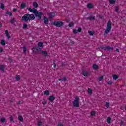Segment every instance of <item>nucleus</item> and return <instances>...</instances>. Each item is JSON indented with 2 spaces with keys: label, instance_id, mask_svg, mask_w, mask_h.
Segmentation results:
<instances>
[{
  "label": "nucleus",
  "instance_id": "obj_1",
  "mask_svg": "<svg viewBox=\"0 0 126 126\" xmlns=\"http://www.w3.org/2000/svg\"><path fill=\"white\" fill-rule=\"evenodd\" d=\"M28 10L30 12H32V13H34L35 16L38 18V19H41L42 18V14H43L42 12H38V11H37L36 9L32 8L31 7H29Z\"/></svg>",
  "mask_w": 126,
  "mask_h": 126
},
{
  "label": "nucleus",
  "instance_id": "obj_2",
  "mask_svg": "<svg viewBox=\"0 0 126 126\" xmlns=\"http://www.w3.org/2000/svg\"><path fill=\"white\" fill-rule=\"evenodd\" d=\"M36 17L33 14H26L22 18L24 21H28V20H34Z\"/></svg>",
  "mask_w": 126,
  "mask_h": 126
},
{
  "label": "nucleus",
  "instance_id": "obj_3",
  "mask_svg": "<svg viewBox=\"0 0 126 126\" xmlns=\"http://www.w3.org/2000/svg\"><path fill=\"white\" fill-rule=\"evenodd\" d=\"M111 29H112V23H111V22L108 21L107 22L106 28L104 32V35L108 34V33H110V31H111Z\"/></svg>",
  "mask_w": 126,
  "mask_h": 126
},
{
  "label": "nucleus",
  "instance_id": "obj_4",
  "mask_svg": "<svg viewBox=\"0 0 126 126\" xmlns=\"http://www.w3.org/2000/svg\"><path fill=\"white\" fill-rule=\"evenodd\" d=\"M73 105L74 107H79V97L76 96L75 98V100L73 102Z\"/></svg>",
  "mask_w": 126,
  "mask_h": 126
},
{
  "label": "nucleus",
  "instance_id": "obj_5",
  "mask_svg": "<svg viewBox=\"0 0 126 126\" xmlns=\"http://www.w3.org/2000/svg\"><path fill=\"white\" fill-rule=\"evenodd\" d=\"M54 25L57 26V27H62L63 25V23L61 21H55L53 22Z\"/></svg>",
  "mask_w": 126,
  "mask_h": 126
},
{
  "label": "nucleus",
  "instance_id": "obj_6",
  "mask_svg": "<svg viewBox=\"0 0 126 126\" xmlns=\"http://www.w3.org/2000/svg\"><path fill=\"white\" fill-rule=\"evenodd\" d=\"M82 74L84 76H89L90 75V73H89V71L84 70L82 71Z\"/></svg>",
  "mask_w": 126,
  "mask_h": 126
},
{
  "label": "nucleus",
  "instance_id": "obj_7",
  "mask_svg": "<svg viewBox=\"0 0 126 126\" xmlns=\"http://www.w3.org/2000/svg\"><path fill=\"white\" fill-rule=\"evenodd\" d=\"M38 51H41V48L35 47L32 49V51L33 53H37Z\"/></svg>",
  "mask_w": 126,
  "mask_h": 126
},
{
  "label": "nucleus",
  "instance_id": "obj_8",
  "mask_svg": "<svg viewBox=\"0 0 126 126\" xmlns=\"http://www.w3.org/2000/svg\"><path fill=\"white\" fill-rule=\"evenodd\" d=\"M43 21L44 24L47 25L49 22V19H48V18H47L46 16H44L43 17Z\"/></svg>",
  "mask_w": 126,
  "mask_h": 126
},
{
  "label": "nucleus",
  "instance_id": "obj_9",
  "mask_svg": "<svg viewBox=\"0 0 126 126\" xmlns=\"http://www.w3.org/2000/svg\"><path fill=\"white\" fill-rule=\"evenodd\" d=\"M78 32H81V28H78V30H75V29H73V32L74 34H77V33H78Z\"/></svg>",
  "mask_w": 126,
  "mask_h": 126
},
{
  "label": "nucleus",
  "instance_id": "obj_10",
  "mask_svg": "<svg viewBox=\"0 0 126 126\" xmlns=\"http://www.w3.org/2000/svg\"><path fill=\"white\" fill-rule=\"evenodd\" d=\"M5 34L8 39H10V35L9 34V32H8V30H6L5 31Z\"/></svg>",
  "mask_w": 126,
  "mask_h": 126
},
{
  "label": "nucleus",
  "instance_id": "obj_11",
  "mask_svg": "<svg viewBox=\"0 0 126 126\" xmlns=\"http://www.w3.org/2000/svg\"><path fill=\"white\" fill-rule=\"evenodd\" d=\"M48 100L49 101H50V102H53V101H54V100H55V96H54L53 95L49 96L48 98Z\"/></svg>",
  "mask_w": 126,
  "mask_h": 126
},
{
  "label": "nucleus",
  "instance_id": "obj_12",
  "mask_svg": "<svg viewBox=\"0 0 126 126\" xmlns=\"http://www.w3.org/2000/svg\"><path fill=\"white\" fill-rule=\"evenodd\" d=\"M103 50H108L109 51H111L113 50V48L110 47L109 46H107L106 47L102 48Z\"/></svg>",
  "mask_w": 126,
  "mask_h": 126
},
{
  "label": "nucleus",
  "instance_id": "obj_13",
  "mask_svg": "<svg viewBox=\"0 0 126 126\" xmlns=\"http://www.w3.org/2000/svg\"><path fill=\"white\" fill-rule=\"evenodd\" d=\"M104 79V76H100L98 77L97 80L98 81H103V80Z\"/></svg>",
  "mask_w": 126,
  "mask_h": 126
},
{
  "label": "nucleus",
  "instance_id": "obj_14",
  "mask_svg": "<svg viewBox=\"0 0 126 126\" xmlns=\"http://www.w3.org/2000/svg\"><path fill=\"white\" fill-rule=\"evenodd\" d=\"M93 92V90L92 89L89 88L88 89V93L89 95H92V93Z\"/></svg>",
  "mask_w": 126,
  "mask_h": 126
},
{
  "label": "nucleus",
  "instance_id": "obj_15",
  "mask_svg": "<svg viewBox=\"0 0 126 126\" xmlns=\"http://www.w3.org/2000/svg\"><path fill=\"white\" fill-rule=\"evenodd\" d=\"M90 114L92 117H94L96 115V111L93 110L91 112Z\"/></svg>",
  "mask_w": 126,
  "mask_h": 126
},
{
  "label": "nucleus",
  "instance_id": "obj_16",
  "mask_svg": "<svg viewBox=\"0 0 126 126\" xmlns=\"http://www.w3.org/2000/svg\"><path fill=\"white\" fill-rule=\"evenodd\" d=\"M41 55L44 56V57H47V56H48V53L46 51H42Z\"/></svg>",
  "mask_w": 126,
  "mask_h": 126
},
{
  "label": "nucleus",
  "instance_id": "obj_17",
  "mask_svg": "<svg viewBox=\"0 0 126 126\" xmlns=\"http://www.w3.org/2000/svg\"><path fill=\"white\" fill-rule=\"evenodd\" d=\"M33 7H34L35 8H37V7H38V3L37 2H33Z\"/></svg>",
  "mask_w": 126,
  "mask_h": 126
},
{
  "label": "nucleus",
  "instance_id": "obj_18",
  "mask_svg": "<svg viewBox=\"0 0 126 126\" xmlns=\"http://www.w3.org/2000/svg\"><path fill=\"white\" fill-rule=\"evenodd\" d=\"M18 119L20 122H23V118H22L21 115L19 116Z\"/></svg>",
  "mask_w": 126,
  "mask_h": 126
},
{
  "label": "nucleus",
  "instance_id": "obj_19",
  "mask_svg": "<svg viewBox=\"0 0 126 126\" xmlns=\"http://www.w3.org/2000/svg\"><path fill=\"white\" fill-rule=\"evenodd\" d=\"M105 106L106 108L107 109H108V108H109V107H110V103H109L108 102H105Z\"/></svg>",
  "mask_w": 126,
  "mask_h": 126
},
{
  "label": "nucleus",
  "instance_id": "obj_20",
  "mask_svg": "<svg viewBox=\"0 0 126 126\" xmlns=\"http://www.w3.org/2000/svg\"><path fill=\"white\" fill-rule=\"evenodd\" d=\"M0 69L1 70V71H4V65H1L0 66Z\"/></svg>",
  "mask_w": 126,
  "mask_h": 126
},
{
  "label": "nucleus",
  "instance_id": "obj_21",
  "mask_svg": "<svg viewBox=\"0 0 126 126\" xmlns=\"http://www.w3.org/2000/svg\"><path fill=\"white\" fill-rule=\"evenodd\" d=\"M26 5V3H25V2L22 3L21 5V8H24Z\"/></svg>",
  "mask_w": 126,
  "mask_h": 126
},
{
  "label": "nucleus",
  "instance_id": "obj_22",
  "mask_svg": "<svg viewBox=\"0 0 126 126\" xmlns=\"http://www.w3.org/2000/svg\"><path fill=\"white\" fill-rule=\"evenodd\" d=\"M87 6L88 8H93V5L92 3L88 4Z\"/></svg>",
  "mask_w": 126,
  "mask_h": 126
},
{
  "label": "nucleus",
  "instance_id": "obj_23",
  "mask_svg": "<svg viewBox=\"0 0 126 126\" xmlns=\"http://www.w3.org/2000/svg\"><path fill=\"white\" fill-rule=\"evenodd\" d=\"M0 44L2 46H5V41L4 40H1L0 41Z\"/></svg>",
  "mask_w": 126,
  "mask_h": 126
},
{
  "label": "nucleus",
  "instance_id": "obj_24",
  "mask_svg": "<svg viewBox=\"0 0 126 126\" xmlns=\"http://www.w3.org/2000/svg\"><path fill=\"white\" fill-rule=\"evenodd\" d=\"M43 94L46 95L47 96L49 95V91L46 90L43 92Z\"/></svg>",
  "mask_w": 126,
  "mask_h": 126
},
{
  "label": "nucleus",
  "instance_id": "obj_25",
  "mask_svg": "<svg viewBox=\"0 0 126 126\" xmlns=\"http://www.w3.org/2000/svg\"><path fill=\"white\" fill-rule=\"evenodd\" d=\"M115 2H116L115 0H109V3L111 4H114V3H115Z\"/></svg>",
  "mask_w": 126,
  "mask_h": 126
},
{
  "label": "nucleus",
  "instance_id": "obj_26",
  "mask_svg": "<svg viewBox=\"0 0 126 126\" xmlns=\"http://www.w3.org/2000/svg\"><path fill=\"white\" fill-rule=\"evenodd\" d=\"M112 76H113V79H114V80H117V79H118V75H113Z\"/></svg>",
  "mask_w": 126,
  "mask_h": 126
},
{
  "label": "nucleus",
  "instance_id": "obj_27",
  "mask_svg": "<svg viewBox=\"0 0 126 126\" xmlns=\"http://www.w3.org/2000/svg\"><path fill=\"white\" fill-rule=\"evenodd\" d=\"M112 119H111V118L110 117H108L107 120H106V122L107 123H108V124H110L111 123V120Z\"/></svg>",
  "mask_w": 126,
  "mask_h": 126
},
{
  "label": "nucleus",
  "instance_id": "obj_28",
  "mask_svg": "<svg viewBox=\"0 0 126 126\" xmlns=\"http://www.w3.org/2000/svg\"><path fill=\"white\" fill-rule=\"evenodd\" d=\"M93 68L94 69H98V65L94 64L93 65Z\"/></svg>",
  "mask_w": 126,
  "mask_h": 126
},
{
  "label": "nucleus",
  "instance_id": "obj_29",
  "mask_svg": "<svg viewBox=\"0 0 126 126\" xmlns=\"http://www.w3.org/2000/svg\"><path fill=\"white\" fill-rule=\"evenodd\" d=\"M88 33L90 35H91V36H93L94 35V32L89 31Z\"/></svg>",
  "mask_w": 126,
  "mask_h": 126
},
{
  "label": "nucleus",
  "instance_id": "obj_30",
  "mask_svg": "<svg viewBox=\"0 0 126 126\" xmlns=\"http://www.w3.org/2000/svg\"><path fill=\"white\" fill-rule=\"evenodd\" d=\"M6 14H8V15H9V16H11V15H12V14L11 13V12H9L7 11L6 12Z\"/></svg>",
  "mask_w": 126,
  "mask_h": 126
},
{
  "label": "nucleus",
  "instance_id": "obj_31",
  "mask_svg": "<svg viewBox=\"0 0 126 126\" xmlns=\"http://www.w3.org/2000/svg\"><path fill=\"white\" fill-rule=\"evenodd\" d=\"M54 16H55V13H51L49 15V17L50 18H52V17H54Z\"/></svg>",
  "mask_w": 126,
  "mask_h": 126
},
{
  "label": "nucleus",
  "instance_id": "obj_32",
  "mask_svg": "<svg viewBox=\"0 0 126 126\" xmlns=\"http://www.w3.org/2000/svg\"><path fill=\"white\" fill-rule=\"evenodd\" d=\"M1 123H4L5 122V118H1L0 119Z\"/></svg>",
  "mask_w": 126,
  "mask_h": 126
},
{
  "label": "nucleus",
  "instance_id": "obj_33",
  "mask_svg": "<svg viewBox=\"0 0 126 126\" xmlns=\"http://www.w3.org/2000/svg\"><path fill=\"white\" fill-rule=\"evenodd\" d=\"M27 27H28L27 24H24L23 26V29H26V28H27Z\"/></svg>",
  "mask_w": 126,
  "mask_h": 126
},
{
  "label": "nucleus",
  "instance_id": "obj_34",
  "mask_svg": "<svg viewBox=\"0 0 126 126\" xmlns=\"http://www.w3.org/2000/svg\"><path fill=\"white\" fill-rule=\"evenodd\" d=\"M0 8L2 9H4V5H3V3H2L0 4Z\"/></svg>",
  "mask_w": 126,
  "mask_h": 126
},
{
  "label": "nucleus",
  "instance_id": "obj_35",
  "mask_svg": "<svg viewBox=\"0 0 126 126\" xmlns=\"http://www.w3.org/2000/svg\"><path fill=\"white\" fill-rule=\"evenodd\" d=\"M15 79L16 80H19L20 79V76H19V75H17L15 77Z\"/></svg>",
  "mask_w": 126,
  "mask_h": 126
},
{
  "label": "nucleus",
  "instance_id": "obj_36",
  "mask_svg": "<svg viewBox=\"0 0 126 126\" xmlns=\"http://www.w3.org/2000/svg\"><path fill=\"white\" fill-rule=\"evenodd\" d=\"M74 23L72 22H71L69 24V27H72V26H73L74 25Z\"/></svg>",
  "mask_w": 126,
  "mask_h": 126
},
{
  "label": "nucleus",
  "instance_id": "obj_37",
  "mask_svg": "<svg viewBox=\"0 0 126 126\" xmlns=\"http://www.w3.org/2000/svg\"><path fill=\"white\" fill-rule=\"evenodd\" d=\"M38 47H43V43L42 42H39L38 44Z\"/></svg>",
  "mask_w": 126,
  "mask_h": 126
},
{
  "label": "nucleus",
  "instance_id": "obj_38",
  "mask_svg": "<svg viewBox=\"0 0 126 126\" xmlns=\"http://www.w3.org/2000/svg\"><path fill=\"white\" fill-rule=\"evenodd\" d=\"M23 51L24 53H26V51H27V49L26 48V47L25 46H24L23 47Z\"/></svg>",
  "mask_w": 126,
  "mask_h": 126
},
{
  "label": "nucleus",
  "instance_id": "obj_39",
  "mask_svg": "<svg viewBox=\"0 0 126 126\" xmlns=\"http://www.w3.org/2000/svg\"><path fill=\"white\" fill-rule=\"evenodd\" d=\"M107 84H109V85H111V84H113V82H112L111 81H108L107 82Z\"/></svg>",
  "mask_w": 126,
  "mask_h": 126
},
{
  "label": "nucleus",
  "instance_id": "obj_40",
  "mask_svg": "<svg viewBox=\"0 0 126 126\" xmlns=\"http://www.w3.org/2000/svg\"><path fill=\"white\" fill-rule=\"evenodd\" d=\"M89 19H90V20H93V19H95V17L94 16H91L89 18Z\"/></svg>",
  "mask_w": 126,
  "mask_h": 126
},
{
  "label": "nucleus",
  "instance_id": "obj_41",
  "mask_svg": "<svg viewBox=\"0 0 126 126\" xmlns=\"http://www.w3.org/2000/svg\"><path fill=\"white\" fill-rule=\"evenodd\" d=\"M115 11H117V12H118L119 11V7L116 6L115 7Z\"/></svg>",
  "mask_w": 126,
  "mask_h": 126
},
{
  "label": "nucleus",
  "instance_id": "obj_42",
  "mask_svg": "<svg viewBox=\"0 0 126 126\" xmlns=\"http://www.w3.org/2000/svg\"><path fill=\"white\" fill-rule=\"evenodd\" d=\"M3 52V48L0 47V53H2Z\"/></svg>",
  "mask_w": 126,
  "mask_h": 126
},
{
  "label": "nucleus",
  "instance_id": "obj_43",
  "mask_svg": "<svg viewBox=\"0 0 126 126\" xmlns=\"http://www.w3.org/2000/svg\"><path fill=\"white\" fill-rule=\"evenodd\" d=\"M62 80H63V81H66V78L63 77V78H62Z\"/></svg>",
  "mask_w": 126,
  "mask_h": 126
},
{
  "label": "nucleus",
  "instance_id": "obj_44",
  "mask_svg": "<svg viewBox=\"0 0 126 126\" xmlns=\"http://www.w3.org/2000/svg\"><path fill=\"white\" fill-rule=\"evenodd\" d=\"M10 121H11V122H13V117H12V116H11L10 117Z\"/></svg>",
  "mask_w": 126,
  "mask_h": 126
},
{
  "label": "nucleus",
  "instance_id": "obj_45",
  "mask_svg": "<svg viewBox=\"0 0 126 126\" xmlns=\"http://www.w3.org/2000/svg\"><path fill=\"white\" fill-rule=\"evenodd\" d=\"M38 126H42V122L39 121L38 122Z\"/></svg>",
  "mask_w": 126,
  "mask_h": 126
},
{
  "label": "nucleus",
  "instance_id": "obj_46",
  "mask_svg": "<svg viewBox=\"0 0 126 126\" xmlns=\"http://www.w3.org/2000/svg\"><path fill=\"white\" fill-rule=\"evenodd\" d=\"M42 104L43 105H46V104H47V101H46L45 100L43 101Z\"/></svg>",
  "mask_w": 126,
  "mask_h": 126
},
{
  "label": "nucleus",
  "instance_id": "obj_47",
  "mask_svg": "<svg viewBox=\"0 0 126 126\" xmlns=\"http://www.w3.org/2000/svg\"><path fill=\"white\" fill-rule=\"evenodd\" d=\"M11 23H12V24H13V23H14V20L13 19L11 20Z\"/></svg>",
  "mask_w": 126,
  "mask_h": 126
},
{
  "label": "nucleus",
  "instance_id": "obj_48",
  "mask_svg": "<svg viewBox=\"0 0 126 126\" xmlns=\"http://www.w3.org/2000/svg\"><path fill=\"white\" fill-rule=\"evenodd\" d=\"M57 126H63V124L59 123Z\"/></svg>",
  "mask_w": 126,
  "mask_h": 126
},
{
  "label": "nucleus",
  "instance_id": "obj_49",
  "mask_svg": "<svg viewBox=\"0 0 126 126\" xmlns=\"http://www.w3.org/2000/svg\"><path fill=\"white\" fill-rule=\"evenodd\" d=\"M16 10H17V9L15 8H14V9H13V11L14 12H15V11H16Z\"/></svg>",
  "mask_w": 126,
  "mask_h": 126
},
{
  "label": "nucleus",
  "instance_id": "obj_50",
  "mask_svg": "<svg viewBox=\"0 0 126 126\" xmlns=\"http://www.w3.org/2000/svg\"><path fill=\"white\" fill-rule=\"evenodd\" d=\"M59 81H63V78H60V79H59Z\"/></svg>",
  "mask_w": 126,
  "mask_h": 126
},
{
  "label": "nucleus",
  "instance_id": "obj_51",
  "mask_svg": "<svg viewBox=\"0 0 126 126\" xmlns=\"http://www.w3.org/2000/svg\"><path fill=\"white\" fill-rule=\"evenodd\" d=\"M9 61L10 63L12 62V60H11V59H9Z\"/></svg>",
  "mask_w": 126,
  "mask_h": 126
},
{
  "label": "nucleus",
  "instance_id": "obj_52",
  "mask_svg": "<svg viewBox=\"0 0 126 126\" xmlns=\"http://www.w3.org/2000/svg\"><path fill=\"white\" fill-rule=\"evenodd\" d=\"M62 65V66H63V65H64V63H63Z\"/></svg>",
  "mask_w": 126,
  "mask_h": 126
},
{
  "label": "nucleus",
  "instance_id": "obj_53",
  "mask_svg": "<svg viewBox=\"0 0 126 126\" xmlns=\"http://www.w3.org/2000/svg\"><path fill=\"white\" fill-rule=\"evenodd\" d=\"M123 124H124V122L121 121V125H123Z\"/></svg>",
  "mask_w": 126,
  "mask_h": 126
},
{
  "label": "nucleus",
  "instance_id": "obj_54",
  "mask_svg": "<svg viewBox=\"0 0 126 126\" xmlns=\"http://www.w3.org/2000/svg\"><path fill=\"white\" fill-rule=\"evenodd\" d=\"M116 51H117L118 52H119V50L118 49H116Z\"/></svg>",
  "mask_w": 126,
  "mask_h": 126
},
{
  "label": "nucleus",
  "instance_id": "obj_55",
  "mask_svg": "<svg viewBox=\"0 0 126 126\" xmlns=\"http://www.w3.org/2000/svg\"><path fill=\"white\" fill-rule=\"evenodd\" d=\"M53 66L54 67H56L57 66L56 65V64H54Z\"/></svg>",
  "mask_w": 126,
  "mask_h": 126
},
{
  "label": "nucleus",
  "instance_id": "obj_56",
  "mask_svg": "<svg viewBox=\"0 0 126 126\" xmlns=\"http://www.w3.org/2000/svg\"><path fill=\"white\" fill-rule=\"evenodd\" d=\"M1 26H2V25L0 23V27H1Z\"/></svg>",
  "mask_w": 126,
  "mask_h": 126
},
{
  "label": "nucleus",
  "instance_id": "obj_57",
  "mask_svg": "<svg viewBox=\"0 0 126 126\" xmlns=\"http://www.w3.org/2000/svg\"><path fill=\"white\" fill-rule=\"evenodd\" d=\"M69 21V20H67V22H68Z\"/></svg>",
  "mask_w": 126,
  "mask_h": 126
}]
</instances>
